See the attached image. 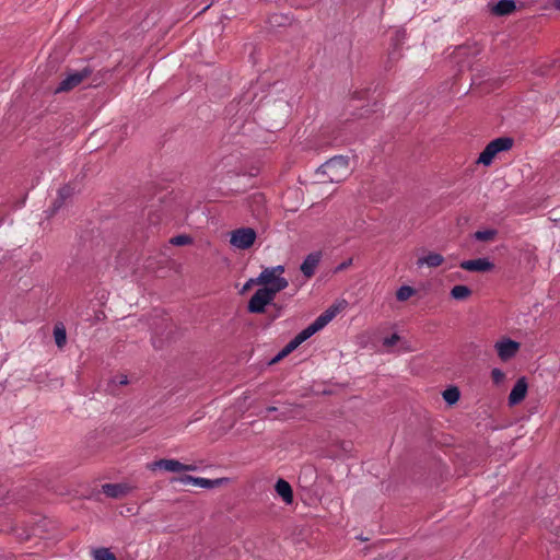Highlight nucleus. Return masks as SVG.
I'll return each mask as SVG.
<instances>
[{
  "instance_id": "obj_1",
  "label": "nucleus",
  "mask_w": 560,
  "mask_h": 560,
  "mask_svg": "<svg viewBox=\"0 0 560 560\" xmlns=\"http://www.w3.org/2000/svg\"><path fill=\"white\" fill-rule=\"evenodd\" d=\"M284 272V267L279 265L270 268H265L260 275L255 279L256 285H262L273 294L284 290L289 282L285 278L281 277Z\"/></svg>"
},
{
  "instance_id": "obj_9",
  "label": "nucleus",
  "mask_w": 560,
  "mask_h": 560,
  "mask_svg": "<svg viewBox=\"0 0 560 560\" xmlns=\"http://www.w3.org/2000/svg\"><path fill=\"white\" fill-rule=\"evenodd\" d=\"M459 266L464 270L476 272H487L494 268V265L487 258L465 260Z\"/></svg>"
},
{
  "instance_id": "obj_18",
  "label": "nucleus",
  "mask_w": 560,
  "mask_h": 560,
  "mask_svg": "<svg viewBox=\"0 0 560 560\" xmlns=\"http://www.w3.org/2000/svg\"><path fill=\"white\" fill-rule=\"evenodd\" d=\"M515 10V2L512 0H500L492 7V13L498 16H503L512 13Z\"/></svg>"
},
{
  "instance_id": "obj_34",
  "label": "nucleus",
  "mask_w": 560,
  "mask_h": 560,
  "mask_svg": "<svg viewBox=\"0 0 560 560\" xmlns=\"http://www.w3.org/2000/svg\"><path fill=\"white\" fill-rule=\"evenodd\" d=\"M253 284H255V279H249V280L245 283V285H244V288H243V291L248 290Z\"/></svg>"
},
{
  "instance_id": "obj_23",
  "label": "nucleus",
  "mask_w": 560,
  "mask_h": 560,
  "mask_svg": "<svg viewBox=\"0 0 560 560\" xmlns=\"http://www.w3.org/2000/svg\"><path fill=\"white\" fill-rule=\"evenodd\" d=\"M494 158H495V154L493 153V151L491 150L489 144H487V147L480 153V155L477 160V163L482 164L485 166H489L492 163Z\"/></svg>"
},
{
  "instance_id": "obj_36",
  "label": "nucleus",
  "mask_w": 560,
  "mask_h": 560,
  "mask_svg": "<svg viewBox=\"0 0 560 560\" xmlns=\"http://www.w3.org/2000/svg\"><path fill=\"white\" fill-rule=\"evenodd\" d=\"M553 5L560 10V0H553Z\"/></svg>"
},
{
  "instance_id": "obj_29",
  "label": "nucleus",
  "mask_w": 560,
  "mask_h": 560,
  "mask_svg": "<svg viewBox=\"0 0 560 560\" xmlns=\"http://www.w3.org/2000/svg\"><path fill=\"white\" fill-rule=\"evenodd\" d=\"M491 378L495 384H500L504 381L505 374L500 369H493L491 371Z\"/></svg>"
},
{
  "instance_id": "obj_4",
  "label": "nucleus",
  "mask_w": 560,
  "mask_h": 560,
  "mask_svg": "<svg viewBox=\"0 0 560 560\" xmlns=\"http://www.w3.org/2000/svg\"><path fill=\"white\" fill-rule=\"evenodd\" d=\"M257 234L252 228H240L231 232L230 243L238 249H248L253 246Z\"/></svg>"
},
{
  "instance_id": "obj_33",
  "label": "nucleus",
  "mask_w": 560,
  "mask_h": 560,
  "mask_svg": "<svg viewBox=\"0 0 560 560\" xmlns=\"http://www.w3.org/2000/svg\"><path fill=\"white\" fill-rule=\"evenodd\" d=\"M289 353H291V351H289V349L287 347H284L280 352L279 354L276 357L275 361H278L284 357H287Z\"/></svg>"
},
{
  "instance_id": "obj_24",
  "label": "nucleus",
  "mask_w": 560,
  "mask_h": 560,
  "mask_svg": "<svg viewBox=\"0 0 560 560\" xmlns=\"http://www.w3.org/2000/svg\"><path fill=\"white\" fill-rule=\"evenodd\" d=\"M444 258L441 254L430 253L427 256L422 257V264L428 265L429 267H438L442 265Z\"/></svg>"
},
{
  "instance_id": "obj_11",
  "label": "nucleus",
  "mask_w": 560,
  "mask_h": 560,
  "mask_svg": "<svg viewBox=\"0 0 560 560\" xmlns=\"http://www.w3.org/2000/svg\"><path fill=\"white\" fill-rule=\"evenodd\" d=\"M322 254L319 252L308 254L301 265V271L306 278L314 276L315 270L320 261Z\"/></svg>"
},
{
  "instance_id": "obj_37",
  "label": "nucleus",
  "mask_w": 560,
  "mask_h": 560,
  "mask_svg": "<svg viewBox=\"0 0 560 560\" xmlns=\"http://www.w3.org/2000/svg\"><path fill=\"white\" fill-rule=\"evenodd\" d=\"M209 7H210V4H208L207 7H205V8H203V10H202V12H203V11H206V10H208V9H209Z\"/></svg>"
},
{
  "instance_id": "obj_26",
  "label": "nucleus",
  "mask_w": 560,
  "mask_h": 560,
  "mask_svg": "<svg viewBox=\"0 0 560 560\" xmlns=\"http://www.w3.org/2000/svg\"><path fill=\"white\" fill-rule=\"evenodd\" d=\"M498 234L497 230L489 229L483 231H477L474 236L478 241H493Z\"/></svg>"
},
{
  "instance_id": "obj_10",
  "label": "nucleus",
  "mask_w": 560,
  "mask_h": 560,
  "mask_svg": "<svg viewBox=\"0 0 560 560\" xmlns=\"http://www.w3.org/2000/svg\"><path fill=\"white\" fill-rule=\"evenodd\" d=\"M527 382L525 377H521L517 380L516 384L512 388L509 395V405L515 406L524 400L527 394Z\"/></svg>"
},
{
  "instance_id": "obj_14",
  "label": "nucleus",
  "mask_w": 560,
  "mask_h": 560,
  "mask_svg": "<svg viewBox=\"0 0 560 560\" xmlns=\"http://www.w3.org/2000/svg\"><path fill=\"white\" fill-rule=\"evenodd\" d=\"M276 492L282 498V500L290 504L293 501V490L288 481L279 479L275 486Z\"/></svg>"
},
{
  "instance_id": "obj_6",
  "label": "nucleus",
  "mask_w": 560,
  "mask_h": 560,
  "mask_svg": "<svg viewBox=\"0 0 560 560\" xmlns=\"http://www.w3.org/2000/svg\"><path fill=\"white\" fill-rule=\"evenodd\" d=\"M91 71L89 69H83L81 71H74L69 73L63 80L60 81L59 85L56 88L55 93H63L69 92L80 85L83 80L89 78Z\"/></svg>"
},
{
  "instance_id": "obj_12",
  "label": "nucleus",
  "mask_w": 560,
  "mask_h": 560,
  "mask_svg": "<svg viewBox=\"0 0 560 560\" xmlns=\"http://www.w3.org/2000/svg\"><path fill=\"white\" fill-rule=\"evenodd\" d=\"M103 492L110 498H121L130 491V487L126 483H105L102 487Z\"/></svg>"
},
{
  "instance_id": "obj_21",
  "label": "nucleus",
  "mask_w": 560,
  "mask_h": 560,
  "mask_svg": "<svg viewBox=\"0 0 560 560\" xmlns=\"http://www.w3.org/2000/svg\"><path fill=\"white\" fill-rule=\"evenodd\" d=\"M443 396V399L448 404V405H454L458 401L459 397H460V393H459V389L455 386H452L447 389H445L442 394Z\"/></svg>"
},
{
  "instance_id": "obj_8",
  "label": "nucleus",
  "mask_w": 560,
  "mask_h": 560,
  "mask_svg": "<svg viewBox=\"0 0 560 560\" xmlns=\"http://www.w3.org/2000/svg\"><path fill=\"white\" fill-rule=\"evenodd\" d=\"M348 306V302L343 299L337 301L330 305L325 312H323L316 320L323 326V328L329 324L339 313L345 311Z\"/></svg>"
},
{
  "instance_id": "obj_20",
  "label": "nucleus",
  "mask_w": 560,
  "mask_h": 560,
  "mask_svg": "<svg viewBox=\"0 0 560 560\" xmlns=\"http://www.w3.org/2000/svg\"><path fill=\"white\" fill-rule=\"evenodd\" d=\"M55 342L58 348H62L67 342L66 328L61 324H57L54 328Z\"/></svg>"
},
{
  "instance_id": "obj_19",
  "label": "nucleus",
  "mask_w": 560,
  "mask_h": 560,
  "mask_svg": "<svg viewBox=\"0 0 560 560\" xmlns=\"http://www.w3.org/2000/svg\"><path fill=\"white\" fill-rule=\"evenodd\" d=\"M450 294L454 300L464 301L471 295V290L467 285L458 284L453 287Z\"/></svg>"
},
{
  "instance_id": "obj_32",
  "label": "nucleus",
  "mask_w": 560,
  "mask_h": 560,
  "mask_svg": "<svg viewBox=\"0 0 560 560\" xmlns=\"http://www.w3.org/2000/svg\"><path fill=\"white\" fill-rule=\"evenodd\" d=\"M289 353H291V351H289V349L287 347H284L280 352L279 354L276 357L275 361H278L284 357H287Z\"/></svg>"
},
{
  "instance_id": "obj_28",
  "label": "nucleus",
  "mask_w": 560,
  "mask_h": 560,
  "mask_svg": "<svg viewBox=\"0 0 560 560\" xmlns=\"http://www.w3.org/2000/svg\"><path fill=\"white\" fill-rule=\"evenodd\" d=\"M191 242V238L187 235H177L171 238V243L176 246H184Z\"/></svg>"
},
{
  "instance_id": "obj_5",
  "label": "nucleus",
  "mask_w": 560,
  "mask_h": 560,
  "mask_svg": "<svg viewBox=\"0 0 560 560\" xmlns=\"http://www.w3.org/2000/svg\"><path fill=\"white\" fill-rule=\"evenodd\" d=\"M275 296L276 294L267 289H258L248 302V312L253 314L264 313L265 307L273 301Z\"/></svg>"
},
{
  "instance_id": "obj_2",
  "label": "nucleus",
  "mask_w": 560,
  "mask_h": 560,
  "mask_svg": "<svg viewBox=\"0 0 560 560\" xmlns=\"http://www.w3.org/2000/svg\"><path fill=\"white\" fill-rule=\"evenodd\" d=\"M318 171L327 175L329 182L339 183L349 174V159L343 155H336L325 162Z\"/></svg>"
},
{
  "instance_id": "obj_27",
  "label": "nucleus",
  "mask_w": 560,
  "mask_h": 560,
  "mask_svg": "<svg viewBox=\"0 0 560 560\" xmlns=\"http://www.w3.org/2000/svg\"><path fill=\"white\" fill-rule=\"evenodd\" d=\"M95 560H116V557L106 548H100L94 551Z\"/></svg>"
},
{
  "instance_id": "obj_13",
  "label": "nucleus",
  "mask_w": 560,
  "mask_h": 560,
  "mask_svg": "<svg viewBox=\"0 0 560 560\" xmlns=\"http://www.w3.org/2000/svg\"><path fill=\"white\" fill-rule=\"evenodd\" d=\"M173 481H178L183 485L198 486L201 488H211L213 485V481L210 479L201 478V477H194L190 475H184L178 478H174Z\"/></svg>"
},
{
  "instance_id": "obj_30",
  "label": "nucleus",
  "mask_w": 560,
  "mask_h": 560,
  "mask_svg": "<svg viewBox=\"0 0 560 560\" xmlns=\"http://www.w3.org/2000/svg\"><path fill=\"white\" fill-rule=\"evenodd\" d=\"M114 383H117L121 386L124 385H127L129 383V380H128V376L125 375V374H120L118 376H116L114 380H113Z\"/></svg>"
},
{
  "instance_id": "obj_7",
  "label": "nucleus",
  "mask_w": 560,
  "mask_h": 560,
  "mask_svg": "<svg viewBox=\"0 0 560 560\" xmlns=\"http://www.w3.org/2000/svg\"><path fill=\"white\" fill-rule=\"evenodd\" d=\"M494 348L502 361L512 359L520 350V343L511 339L497 341Z\"/></svg>"
},
{
  "instance_id": "obj_3",
  "label": "nucleus",
  "mask_w": 560,
  "mask_h": 560,
  "mask_svg": "<svg viewBox=\"0 0 560 560\" xmlns=\"http://www.w3.org/2000/svg\"><path fill=\"white\" fill-rule=\"evenodd\" d=\"M149 470L155 471L158 469L168 471V472H183V471H195L197 467L190 464H183L177 459L173 458H162L159 460H154L147 465Z\"/></svg>"
},
{
  "instance_id": "obj_35",
  "label": "nucleus",
  "mask_w": 560,
  "mask_h": 560,
  "mask_svg": "<svg viewBox=\"0 0 560 560\" xmlns=\"http://www.w3.org/2000/svg\"><path fill=\"white\" fill-rule=\"evenodd\" d=\"M398 340V336L397 335H393L389 339L386 340V343L388 345H394L396 341Z\"/></svg>"
},
{
  "instance_id": "obj_25",
  "label": "nucleus",
  "mask_w": 560,
  "mask_h": 560,
  "mask_svg": "<svg viewBox=\"0 0 560 560\" xmlns=\"http://www.w3.org/2000/svg\"><path fill=\"white\" fill-rule=\"evenodd\" d=\"M416 290L409 285L400 287L396 292V298L398 301L404 302L407 301L415 294Z\"/></svg>"
},
{
  "instance_id": "obj_22",
  "label": "nucleus",
  "mask_w": 560,
  "mask_h": 560,
  "mask_svg": "<svg viewBox=\"0 0 560 560\" xmlns=\"http://www.w3.org/2000/svg\"><path fill=\"white\" fill-rule=\"evenodd\" d=\"M73 192V188L70 185H66L58 190V199L55 201V209L62 206L63 201L69 198Z\"/></svg>"
},
{
  "instance_id": "obj_16",
  "label": "nucleus",
  "mask_w": 560,
  "mask_h": 560,
  "mask_svg": "<svg viewBox=\"0 0 560 560\" xmlns=\"http://www.w3.org/2000/svg\"><path fill=\"white\" fill-rule=\"evenodd\" d=\"M323 329V326L317 322L316 319L308 325L306 328H304L302 331H300L294 339L299 345L306 341L308 338H311L314 334Z\"/></svg>"
},
{
  "instance_id": "obj_17",
  "label": "nucleus",
  "mask_w": 560,
  "mask_h": 560,
  "mask_svg": "<svg viewBox=\"0 0 560 560\" xmlns=\"http://www.w3.org/2000/svg\"><path fill=\"white\" fill-rule=\"evenodd\" d=\"M323 329V326L317 322L316 319L308 325L306 328H304L302 331H300L294 339L299 345L306 341L308 338H311L314 334Z\"/></svg>"
},
{
  "instance_id": "obj_15",
  "label": "nucleus",
  "mask_w": 560,
  "mask_h": 560,
  "mask_svg": "<svg viewBox=\"0 0 560 560\" xmlns=\"http://www.w3.org/2000/svg\"><path fill=\"white\" fill-rule=\"evenodd\" d=\"M513 139L510 137H501L490 141L488 144L497 155L500 152L509 151L513 147Z\"/></svg>"
},
{
  "instance_id": "obj_31",
  "label": "nucleus",
  "mask_w": 560,
  "mask_h": 560,
  "mask_svg": "<svg viewBox=\"0 0 560 560\" xmlns=\"http://www.w3.org/2000/svg\"><path fill=\"white\" fill-rule=\"evenodd\" d=\"M300 345L296 342V340L293 338L292 340H290L288 343H287V348L289 349V351H293L295 350Z\"/></svg>"
}]
</instances>
